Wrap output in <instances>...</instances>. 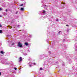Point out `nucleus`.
Instances as JSON below:
<instances>
[{"instance_id": "423d86ee", "label": "nucleus", "mask_w": 77, "mask_h": 77, "mask_svg": "<svg viewBox=\"0 0 77 77\" xmlns=\"http://www.w3.org/2000/svg\"><path fill=\"white\" fill-rule=\"evenodd\" d=\"M21 11H24V8H21L20 9Z\"/></svg>"}, {"instance_id": "a878e982", "label": "nucleus", "mask_w": 77, "mask_h": 77, "mask_svg": "<svg viewBox=\"0 0 77 77\" xmlns=\"http://www.w3.org/2000/svg\"><path fill=\"white\" fill-rule=\"evenodd\" d=\"M49 53L50 54L51 53V51H49Z\"/></svg>"}, {"instance_id": "c85d7f7f", "label": "nucleus", "mask_w": 77, "mask_h": 77, "mask_svg": "<svg viewBox=\"0 0 77 77\" xmlns=\"http://www.w3.org/2000/svg\"><path fill=\"white\" fill-rule=\"evenodd\" d=\"M21 1L22 2H23V1H24V0H21Z\"/></svg>"}, {"instance_id": "7c9ffc66", "label": "nucleus", "mask_w": 77, "mask_h": 77, "mask_svg": "<svg viewBox=\"0 0 77 77\" xmlns=\"http://www.w3.org/2000/svg\"><path fill=\"white\" fill-rule=\"evenodd\" d=\"M66 26H68V25H66Z\"/></svg>"}, {"instance_id": "e433bc0d", "label": "nucleus", "mask_w": 77, "mask_h": 77, "mask_svg": "<svg viewBox=\"0 0 77 77\" xmlns=\"http://www.w3.org/2000/svg\"><path fill=\"white\" fill-rule=\"evenodd\" d=\"M76 48H77V47H76Z\"/></svg>"}, {"instance_id": "39448f33", "label": "nucleus", "mask_w": 77, "mask_h": 77, "mask_svg": "<svg viewBox=\"0 0 77 77\" xmlns=\"http://www.w3.org/2000/svg\"><path fill=\"white\" fill-rule=\"evenodd\" d=\"M43 55H42L40 56V59H43L44 58V57H43Z\"/></svg>"}, {"instance_id": "9d476101", "label": "nucleus", "mask_w": 77, "mask_h": 77, "mask_svg": "<svg viewBox=\"0 0 77 77\" xmlns=\"http://www.w3.org/2000/svg\"><path fill=\"white\" fill-rule=\"evenodd\" d=\"M1 53H2V54H4V52H3V51H1Z\"/></svg>"}, {"instance_id": "cd10ccee", "label": "nucleus", "mask_w": 77, "mask_h": 77, "mask_svg": "<svg viewBox=\"0 0 77 77\" xmlns=\"http://www.w3.org/2000/svg\"><path fill=\"white\" fill-rule=\"evenodd\" d=\"M28 51H29V52H30V50H28Z\"/></svg>"}, {"instance_id": "393cba45", "label": "nucleus", "mask_w": 77, "mask_h": 77, "mask_svg": "<svg viewBox=\"0 0 77 77\" xmlns=\"http://www.w3.org/2000/svg\"><path fill=\"white\" fill-rule=\"evenodd\" d=\"M75 51H77V48L76 49Z\"/></svg>"}, {"instance_id": "ddd939ff", "label": "nucleus", "mask_w": 77, "mask_h": 77, "mask_svg": "<svg viewBox=\"0 0 77 77\" xmlns=\"http://www.w3.org/2000/svg\"><path fill=\"white\" fill-rule=\"evenodd\" d=\"M20 25H17V27H20Z\"/></svg>"}, {"instance_id": "c756f323", "label": "nucleus", "mask_w": 77, "mask_h": 77, "mask_svg": "<svg viewBox=\"0 0 77 77\" xmlns=\"http://www.w3.org/2000/svg\"><path fill=\"white\" fill-rule=\"evenodd\" d=\"M0 10H1V11L2 10V8H0Z\"/></svg>"}, {"instance_id": "2f4dec72", "label": "nucleus", "mask_w": 77, "mask_h": 77, "mask_svg": "<svg viewBox=\"0 0 77 77\" xmlns=\"http://www.w3.org/2000/svg\"><path fill=\"white\" fill-rule=\"evenodd\" d=\"M1 75V72H0V75Z\"/></svg>"}, {"instance_id": "b1692460", "label": "nucleus", "mask_w": 77, "mask_h": 77, "mask_svg": "<svg viewBox=\"0 0 77 77\" xmlns=\"http://www.w3.org/2000/svg\"><path fill=\"white\" fill-rule=\"evenodd\" d=\"M5 11H6V12H8V10L6 9V10H5Z\"/></svg>"}, {"instance_id": "9b49d317", "label": "nucleus", "mask_w": 77, "mask_h": 77, "mask_svg": "<svg viewBox=\"0 0 77 77\" xmlns=\"http://www.w3.org/2000/svg\"><path fill=\"white\" fill-rule=\"evenodd\" d=\"M25 45H28V43L27 42L25 43Z\"/></svg>"}, {"instance_id": "4be33fe9", "label": "nucleus", "mask_w": 77, "mask_h": 77, "mask_svg": "<svg viewBox=\"0 0 77 77\" xmlns=\"http://www.w3.org/2000/svg\"><path fill=\"white\" fill-rule=\"evenodd\" d=\"M32 64H33V65H36V63H32Z\"/></svg>"}, {"instance_id": "20e7f679", "label": "nucleus", "mask_w": 77, "mask_h": 77, "mask_svg": "<svg viewBox=\"0 0 77 77\" xmlns=\"http://www.w3.org/2000/svg\"><path fill=\"white\" fill-rule=\"evenodd\" d=\"M15 45V43H13L12 44H11L9 45V47H12V46H13V45Z\"/></svg>"}, {"instance_id": "1a4fd4ad", "label": "nucleus", "mask_w": 77, "mask_h": 77, "mask_svg": "<svg viewBox=\"0 0 77 77\" xmlns=\"http://www.w3.org/2000/svg\"><path fill=\"white\" fill-rule=\"evenodd\" d=\"M62 34V32L61 31H60L59 32V34L60 35Z\"/></svg>"}, {"instance_id": "72a5a7b5", "label": "nucleus", "mask_w": 77, "mask_h": 77, "mask_svg": "<svg viewBox=\"0 0 77 77\" xmlns=\"http://www.w3.org/2000/svg\"><path fill=\"white\" fill-rule=\"evenodd\" d=\"M58 72H59V71H58Z\"/></svg>"}, {"instance_id": "a211bd4d", "label": "nucleus", "mask_w": 77, "mask_h": 77, "mask_svg": "<svg viewBox=\"0 0 77 77\" xmlns=\"http://www.w3.org/2000/svg\"><path fill=\"white\" fill-rule=\"evenodd\" d=\"M24 55L25 56H26V55H27V54H24Z\"/></svg>"}, {"instance_id": "2eb2a0df", "label": "nucleus", "mask_w": 77, "mask_h": 77, "mask_svg": "<svg viewBox=\"0 0 77 77\" xmlns=\"http://www.w3.org/2000/svg\"><path fill=\"white\" fill-rule=\"evenodd\" d=\"M14 69L15 70H17V68H14Z\"/></svg>"}, {"instance_id": "f3484780", "label": "nucleus", "mask_w": 77, "mask_h": 77, "mask_svg": "<svg viewBox=\"0 0 77 77\" xmlns=\"http://www.w3.org/2000/svg\"><path fill=\"white\" fill-rule=\"evenodd\" d=\"M45 2V0H43V1H42V2L43 3H44Z\"/></svg>"}, {"instance_id": "5701e85b", "label": "nucleus", "mask_w": 77, "mask_h": 77, "mask_svg": "<svg viewBox=\"0 0 77 77\" xmlns=\"http://www.w3.org/2000/svg\"><path fill=\"white\" fill-rule=\"evenodd\" d=\"M2 27V25L0 24V27Z\"/></svg>"}, {"instance_id": "f257e3e1", "label": "nucleus", "mask_w": 77, "mask_h": 77, "mask_svg": "<svg viewBox=\"0 0 77 77\" xmlns=\"http://www.w3.org/2000/svg\"><path fill=\"white\" fill-rule=\"evenodd\" d=\"M18 46L19 47H22V44L20 42H18Z\"/></svg>"}, {"instance_id": "412c9836", "label": "nucleus", "mask_w": 77, "mask_h": 77, "mask_svg": "<svg viewBox=\"0 0 77 77\" xmlns=\"http://www.w3.org/2000/svg\"><path fill=\"white\" fill-rule=\"evenodd\" d=\"M18 11H17L15 12V14H18Z\"/></svg>"}, {"instance_id": "6e6552de", "label": "nucleus", "mask_w": 77, "mask_h": 77, "mask_svg": "<svg viewBox=\"0 0 77 77\" xmlns=\"http://www.w3.org/2000/svg\"><path fill=\"white\" fill-rule=\"evenodd\" d=\"M3 33V31H2V30H0V33Z\"/></svg>"}, {"instance_id": "c9c22d12", "label": "nucleus", "mask_w": 77, "mask_h": 77, "mask_svg": "<svg viewBox=\"0 0 77 77\" xmlns=\"http://www.w3.org/2000/svg\"><path fill=\"white\" fill-rule=\"evenodd\" d=\"M62 4H63V3H62Z\"/></svg>"}, {"instance_id": "4468645a", "label": "nucleus", "mask_w": 77, "mask_h": 77, "mask_svg": "<svg viewBox=\"0 0 77 77\" xmlns=\"http://www.w3.org/2000/svg\"><path fill=\"white\" fill-rule=\"evenodd\" d=\"M40 70H42V69H43L42 68H40Z\"/></svg>"}, {"instance_id": "7ed1b4c3", "label": "nucleus", "mask_w": 77, "mask_h": 77, "mask_svg": "<svg viewBox=\"0 0 77 77\" xmlns=\"http://www.w3.org/2000/svg\"><path fill=\"white\" fill-rule=\"evenodd\" d=\"M29 66H30V67H31V66H32V62H29Z\"/></svg>"}, {"instance_id": "f704fd0d", "label": "nucleus", "mask_w": 77, "mask_h": 77, "mask_svg": "<svg viewBox=\"0 0 77 77\" xmlns=\"http://www.w3.org/2000/svg\"><path fill=\"white\" fill-rule=\"evenodd\" d=\"M67 32H68V31L67 30Z\"/></svg>"}, {"instance_id": "aec40b11", "label": "nucleus", "mask_w": 77, "mask_h": 77, "mask_svg": "<svg viewBox=\"0 0 77 77\" xmlns=\"http://www.w3.org/2000/svg\"><path fill=\"white\" fill-rule=\"evenodd\" d=\"M32 60V59L31 58H29V60Z\"/></svg>"}, {"instance_id": "0eeeda50", "label": "nucleus", "mask_w": 77, "mask_h": 77, "mask_svg": "<svg viewBox=\"0 0 77 77\" xmlns=\"http://www.w3.org/2000/svg\"><path fill=\"white\" fill-rule=\"evenodd\" d=\"M24 5H25V3H24V4H22L20 5V6H23Z\"/></svg>"}, {"instance_id": "f8f14e48", "label": "nucleus", "mask_w": 77, "mask_h": 77, "mask_svg": "<svg viewBox=\"0 0 77 77\" xmlns=\"http://www.w3.org/2000/svg\"><path fill=\"white\" fill-rule=\"evenodd\" d=\"M44 7H46V8H47V7H48V6H47V5H45L44 6Z\"/></svg>"}, {"instance_id": "dca6fc26", "label": "nucleus", "mask_w": 77, "mask_h": 77, "mask_svg": "<svg viewBox=\"0 0 77 77\" xmlns=\"http://www.w3.org/2000/svg\"><path fill=\"white\" fill-rule=\"evenodd\" d=\"M43 12L44 13H45V10L43 11Z\"/></svg>"}, {"instance_id": "473e14b6", "label": "nucleus", "mask_w": 77, "mask_h": 77, "mask_svg": "<svg viewBox=\"0 0 77 77\" xmlns=\"http://www.w3.org/2000/svg\"><path fill=\"white\" fill-rule=\"evenodd\" d=\"M76 47H77V45H76Z\"/></svg>"}, {"instance_id": "f03ea898", "label": "nucleus", "mask_w": 77, "mask_h": 77, "mask_svg": "<svg viewBox=\"0 0 77 77\" xmlns=\"http://www.w3.org/2000/svg\"><path fill=\"white\" fill-rule=\"evenodd\" d=\"M23 61V59H22V57H20L19 59V62H20Z\"/></svg>"}, {"instance_id": "bb28decb", "label": "nucleus", "mask_w": 77, "mask_h": 77, "mask_svg": "<svg viewBox=\"0 0 77 77\" xmlns=\"http://www.w3.org/2000/svg\"><path fill=\"white\" fill-rule=\"evenodd\" d=\"M0 17H2V15H0Z\"/></svg>"}, {"instance_id": "6ab92c4d", "label": "nucleus", "mask_w": 77, "mask_h": 77, "mask_svg": "<svg viewBox=\"0 0 77 77\" xmlns=\"http://www.w3.org/2000/svg\"><path fill=\"white\" fill-rule=\"evenodd\" d=\"M56 21H59V20H58V19H57L56 20Z\"/></svg>"}]
</instances>
